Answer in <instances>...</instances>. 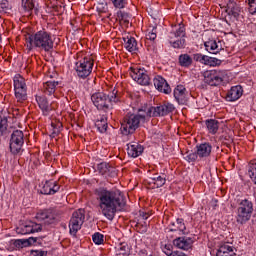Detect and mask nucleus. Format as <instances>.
Instances as JSON below:
<instances>
[{
    "label": "nucleus",
    "instance_id": "nucleus-1",
    "mask_svg": "<svg viewBox=\"0 0 256 256\" xmlns=\"http://www.w3.org/2000/svg\"><path fill=\"white\" fill-rule=\"evenodd\" d=\"M175 111V106L171 103H164L157 107L145 105L138 110L137 114L126 116L121 126L123 135H131L139 128L141 121H147L150 117H165Z\"/></svg>",
    "mask_w": 256,
    "mask_h": 256
},
{
    "label": "nucleus",
    "instance_id": "nucleus-2",
    "mask_svg": "<svg viewBox=\"0 0 256 256\" xmlns=\"http://www.w3.org/2000/svg\"><path fill=\"white\" fill-rule=\"evenodd\" d=\"M96 193L99 199L100 212L106 219L113 221L117 211H121L125 207V197L119 191H108L105 188H99Z\"/></svg>",
    "mask_w": 256,
    "mask_h": 256
},
{
    "label": "nucleus",
    "instance_id": "nucleus-3",
    "mask_svg": "<svg viewBox=\"0 0 256 256\" xmlns=\"http://www.w3.org/2000/svg\"><path fill=\"white\" fill-rule=\"evenodd\" d=\"M37 221L39 224L35 222H28L25 224H21L16 228V233L18 235H29V233H39L45 227V225H53L55 223V216L51 214V212H38L36 215Z\"/></svg>",
    "mask_w": 256,
    "mask_h": 256
},
{
    "label": "nucleus",
    "instance_id": "nucleus-4",
    "mask_svg": "<svg viewBox=\"0 0 256 256\" xmlns=\"http://www.w3.org/2000/svg\"><path fill=\"white\" fill-rule=\"evenodd\" d=\"M26 47L28 51H32L33 47L42 49V51H51L53 49V39L49 32L40 30L34 35H28L26 37Z\"/></svg>",
    "mask_w": 256,
    "mask_h": 256
},
{
    "label": "nucleus",
    "instance_id": "nucleus-5",
    "mask_svg": "<svg viewBox=\"0 0 256 256\" xmlns=\"http://www.w3.org/2000/svg\"><path fill=\"white\" fill-rule=\"evenodd\" d=\"M91 100L95 107L99 110L109 109L111 103H117V91L113 90L111 96H107L105 93H95L91 96Z\"/></svg>",
    "mask_w": 256,
    "mask_h": 256
},
{
    "label": "nucleus",
    "instance_id": "nucleus-6",
    "mask_svg": "<svg viewBox=\"0 0 256 256\" xmlns=\"http://www.w3.org/2000/svg\"><path fill=\"white\" fill-rule=\"evenodd\" d=\"M251 215H253V202L249 199H243L239 203V207L237 209V223H240L241 225L245 224L249 219H251Z\"/></svg>",
    "mask_w": 256,
    "mask_h": 256
},
{
    "label": "nucleus",
    "instance_id": "nucleus-7",
    "mask_svg": "<svg viewBox=\"0 0 256 256\" xmlns=\"http://www.w3.org/2000/svg\"><path fill=\"white\" fill-rule=\"evenodd\" d=\"M93 71V58L85 56L80 61L76 62V73L80 79H87Z\"/></svg>",
    "mask_w": 256,
    "mask_h": 256
},
{
    "label": "nucleus",
    "instance_id": "nucleus-8",
    "mask_svg": "<svg viewBox=\"0 0 256 256\" xmlns=\"http://www.w3.org/2000/svg\"><path fill=\"white\" fill-rule=\"evenodd\" d=\"M14 91L18 103L27 101V84H25V78L23 76L17 75L14 77Z\"/></svg>",
    "mask_w": 256,
    "mask_h": 256
},
{
    "label": "nucleus",
    "instance_id": "nucleus-9",
    "mask_svg": "<svg viewBox=\"0 0 256 256\" xmlns=\"http://www.w3.org/2000/svg\"><path fill=\"white\" fill-rule=\"evenodd\" d=\"M83 223H85V210L78 209L72 214V218L69 222L70 234L77 235V231L81 229Z\"/></svg>",
    "mask_w": 256,
    "mask_h": 256
},
{
    "label": "nucleus",
    "instance_id": "nucleus-10",
    "mask_svg": "<svg viewBox=\"0 0 256 256\" xmlns=\"http://www.w3.org/2000/svg\"><path fill=\"white\" fill-rule=\"evenodd\" d=\"M24 141V135L23 131L16 130L12 133L11 139H10V151L13 153V155H17L21 152V148L23 147Z\"/></svg>",
    "mask_w": 256,
    "mask_h": 256
},
{
    "label": "nucleus",
    "instance_id": "nucleus-11",
    "mask_svg": "<svg viewBox=\"0 0 256 256\" xmlns=\"http://www.w3.org/2000/svg\"><path fill=\"white\" fill-rule=\"evenodd\" d=\"M185 28L179 25V29H177L175 32H171L169 35L170 43H172V47L174 49H182V47H185Z\"/></svg>",
    "mask_w": 256,
    "mask_h": 256
},
{
    "label": "nucleus",
    "instance_id": "nucleus-12",
    "mask_svg": "<svg viewBox=\"0 0 256 256\" xmlns=\"http://www.w3.org/2000/svg\"><path fill=\"white\" fill-rule=\"evenodd\" d=\"M130 77L139 85H149L151 78L147 73V70L142 68H130Z\"/></svg>",
    "mask_w": 256,
    "mask_h": 256
},
{
    "label": "nucleus",
    "instance_id": "nucleus-13",
    "mask_svg": "<svg viewBox=\"0 0 256 256\" xmlns=\"http://www.w3.org/2000/svg\"><path fill=\"white\" fill-rule=\"evenodd\" d=\"M223 77H225V71L210 72L204 76V82L211 85V87H217V85L223 83Z\"/></svg>",
    "mask_w": 256,
    "mask_h": 256
},
{
    "label": "nucleus",
    "instance_id": "nucleus-14",
    "mask_svg": "<svg viewBox=\"0 0 256 256\" xmlns=\"http://www.w3.org/2000/svg\"><path fill=\"white\" fill-rule=\"evenodd\" d=\"M154 87L161 91V93H165L166 95H169L171 93V87L167 83V80H165L161 76H157L153 79Z\"/></svg>",
    "mask_w": 256,
    "mask_h": 256
},
{
    "label": "nucleus",
    "instance_id": "nucleus-15",
    "mask_svg": "<svg viewBox=\"0 0 256 256\" xmlns=\"http://www.w3.org/2000/svg\"><path fill=\"white\" fill-rule=\"evenodd\" d=\"M97 170L100 175H103L104 177H115V175H117L115 167L111 166L107 162H102L98 164Z\"/></svg>",
    "mask_w": 256,
    "mask_h": 256
},
{
    "label": "nucleus",
    "instance_id": "nucleus-16",
    "mask_svg": "<svg viewBox=\"0 0 256 256\" xmlns=\"http://www.w3.org/2000/svg\"><path fill=\"white\" fill-rule=\"evenodd\" d=\"M173 244L175 247H178V249H182L183 251H189V249H192L193 247V239L179 237L173 241Z\"/></svg>",
    "mask_w": 256,
    "mask_h": 256
},
{
    "label": "nucleus",
    "instance_id": "nucleus-17",
    "mask_svg": "<svg viewBox=\"0 0 256 256\" xmlns=\"http://www.w3.org/2000/svg\"><path fill=\"white\" fill-rule=\"evenodd\" d=\"M36 101L43 115L47 116L49 115V113H51V111H53V107L51 106V104H49V101H47V97L36 96Z\"/></svg>",
    "mask_w": 256,
    "mask_h": 256
},
{
    "label": "nucleus",
    "instance_id": "nucleus-18",
    "mask_svg": "<svg viewBox=\"0 0 256 256\" xmlns=\"http://www.w3.org/2000/svg\"><path fill=\"white\" fill-rule=\"evenodd\" d=\"M57 85H59V81L50 80L43 84L44 93L46 95H53L54 99H57Z\"/></svg>",
    "mask_w": 256,
    "mask_h": 256
},
{
    "label": "nucleus",
    "instance_id": "nucleus-19",
    "mask_svg": "<svg viewBox=\"0 0 256 256\" xmlns=\"http://www.w3.org/2000/svg\"><path fill=\"white\" fill-rule=\"evenodd\" d=\"M197 155L200 159H205L211 155L213 147L209 143H202L196 147Z\"/></svg>",
    "mask_w": 256,
    "mask_h": 256
},
{
    "label": "nucleus",
    "instance_id": "nucleus-20",
    "mask_svg": "<svg viewBox=\"0 0 256 256\" xmlns=\"http://www.w3.org/2000/svg\"><path fill=\"white\" fill-rule=\"evenodd\" d=\"M127 153L130 157H139L143 153V146L141 144L134 142L133 144L127 145Z\"/></svg>",
    "mask_w": 256,
    "mask_h": 256
},
{
    "label": "nucleus",
    "instance_id": "nucleus-21",
    "mask_svg": "<svg viewBox=\"0 0 256 256\" xmlns=\"http://www.w3.org/2000/svg\"><path fill=\"white\" fill-rule=\"evenodd\" d=\"M186 93H187V90L183 86H177L174 89V97L180 105H184L185 101H187Z\"/></svg>",
    "mask_w": 256,
    "mask_h": 256
},
{
    "label": "nucleus",
    "instance_id": "nucleus-22",
    "mask_svg": "<svg viewBox=\"0 0 256 256\" xmlns=\"http://www.w3.org/2000/svg\"><path fill=\"white\" fill-rule=\"evenodd\" d=\"M226 13L234 17V19H237L239 17V13H241V8L234 1H229L226 5Z\"/></svg>",
    "mask_w": 256,
    "mask_h": 256
},
{
    "label": "nucleus",
    "instance_id": "nucleus-23",
    "mask_svg": "<svg viewBox=\"0 0 256 256\" xmlns=\"http://www.w3.org/2000/svg\"><path fill=\"white\" fill-rule=\"evenodd\" d=\"M22 7L26 13L30 15H39V8L35 7L33 0H22Z\"/></svg>",
    "mask_w": 256,
    "mask_h": 256
},
{
    "label": "nucleus",
    "instance_id": "nucleus-24",
    "mask_svg": "<svg viewBox=\"0 0 256 256\" xmlns=\"http://www.w3.org/2000/svg\"><path fill=\"white\" fill-rule=\"evenodd\" d=\"M243 95V88L241 86H233L227 94L230 101H237Z\"/></svg>",
    "mask_w": 256,
    "mask_h": 256
},
{
    "label": "nucleus",
    "instance_id": "nucleus-25",
    "mask_svg": "<svg viewBox=\"0 0 256 256\" xmlns=\"http://www.w3.org/2000/svg\"><path fill=\"white\" fill-rule=\"evenodd\" d=\"M216 256H235V251L233 250V247H231L229 244H224L220 246L216 253Z\"/></svg>",
    "mask_w": 256,
    "mask_h": 256
},
{
    "label": "nucleus",
    "instance_id": "nucleus-26",
    "mask_svg": "<svg viewBox=\"0 0 256 256\" xmlns=\"http://www.w3.org/2000/svg\"><path fill=\"white\" fill-rule=\"evenodd\" d=\"M124 42V47L125 49H127V51H129L130 53H135V51H137V40H135V38H124Z\"/></svg>",
    "mask_w": 256,
    "mask_h": 256
},
{
    "label": "nucleus",
    "instance_id": "nucleus-27",
    "mask_svg": "<svg viewBox=\"0 0 256 256\" xmlns=\"http://www.w3.org/2000/svg\"><path fill=\"white\" fill-rule=\"evenodd\" d=\"M206 51L212 53V55H217L219 51H221V48L217 45V41L210 40L204 43Z\"/></svg>",
    "mask_w": 256,
    "mask_h": 256
},
{
    "label": "nucleus",
    "instance_id": "nucleus-28",
    "mask_svg": "<svg viewBox=\"0 0 256 256\" xmlns=\"http://www.w3.org/2000/svg\"><path fill=\"white\" fill-rule=\"evenodd\" d=\"M206 126L209 133H211L212 135H215V133L219 131V121L215 119L206 120Z\"/></svg>",
    "mask_w": 256,
    "mask_h": 256
},
{
    "label": "nucleus",
    "instance_id": "nucleus-29",
    "mask_svg": "<svg viewBox=\"0 0 256 256\" xmlns=\"http://www.w3.org/2000/svg\"><path fill=\"white\" fill-rule=\"evenodd\" d=\"M37 242V238L30 237L27 240H15V247H27V245H33V243Z\"/></svg>",
    "mask_w": 256,
    "mask_h": 256
},
{
    "label": "nucleus",
    "instance_id": "nucleus-30",
    "mask_svg": "<svg viewBox=\"0 0 256 256\" xmlns=\"http://www.w3.org/2000/svg\"><path fill=\"white\" fill-rule=\"evenodd\" d=\"M117 19L120 21L121 25H129V14L124 11L117 12Z\"/></svg>",
    "mask_w": 256,
    "mask_h": 256
},
{
    "label": "nucleus",
    "instance_id": "nucleus-31",
    "mask_svg": "<svg viewBox=\"0 0 256 256\" xmlns=\"http://www.w3.org/2000/svg\"><path fill=\"white\" fill-rule=\"evenodd\" d=\"M95 127L100 133H105V131H107V119L102 118L101 120H97Z\"/></svg>",
    "mask_w": 256,
    "mask_h": 256
},
{
    "label": "nucleus",
    "instance_id": "nucleus-32",
    "mask_svg": "<svg viewBox=\"0 0 256 256\" xmlns=\"http://www.w3.org/2000/svg\"><path fill=\"white\" fill-rule=\"evenodd\" d=\"M167 181V178L165 177V174L162 176H154L152 178V183L157 187H163L165 185V182Z\"/></svg>",
    "mask_w": 256,
    "mask_h": 256
},
{
    "label": "nucleus",
    "instance_id": "nucleus-33",
    "mask_svg": "<svg viewBox=\"0 0 256 256\" xmlns=\"http://www.w3.org/2000/svg\"><path fill=\"white\" fill-rule=\"evenodd\" d=\"M179 63L182 67H189V65L193 63V59H191L188 54H182L179 57Z\"/></svg>",
    "mask_w": 256,
    "mask_h": 256
},
{
    "label": "nucleus",
    "instance_id": "nucleus-34",
    "mask_svg": "<svg viewBox=\"0 0 256 256\" xmlns=\"http://www.w3.org/2000/svg\"><path fill=\"white\" fill-rule=\"evenodd\" d=\"M52 185H55V182L53 180L46 181L40 190L42 195H51V186Z\"/></svg>",
    "mask_w": 256,
    "mask_h": 256
},
{
    "label": "nucleus",
    "instance_id": "nucleus-35",
    "mask_svg": "<svg viewBox=\"0 0 256 256\" xmlns=\"http://www.w3.org/2000/svg\"><path fill=\"white\" fill-rule=\"evenodd\" d=\"M204 65H209L210 67H217V65H221V60L215 57L206 56Z\"/></svg>",
    "mask_w": 256,
    "mask_h": 256
},
{
    "label": "nucleus",
    "instance_id": "nucleus-36",
    "mask_svg": "<svg viewBox=\"0 0 256 256\" xmlns=\"http://www.w3.org/2000/svg\"><path fill=\"white\" fill-rule=\"evenodd\" d=\"M11 11V5L7 0H0V13H9Z\"/></svg>",
    "mask_w": 256,
    "mask_h": 256
},
{
    "label": "nucleus",
    "instance_id": "nucleus-37",
    "mask_svg": "<svg viewBox=\"0 0 256 256\" xmlns=\"http://www.w3.org/2000/svg\"><path fill=\"white\" fill-rule=\"evenodd\" d=\"M248 175L256 185V162L249 165Z\"/></svg>",
    "mask_w": 256,
    "mask_h": 256
},
{
    "label": "nucleus",
    "instance_id": "nucleus-38",
    "mask_svg": "<svg viewBox=\"0 0 256 256\" xmlns=\"http://www.w3.org/2000/svg\"><path fill=\"white\" fill-rule=\"evenodd\" d=\"M92 241L95 243V245H102L104 241V236L103 234L96 232L92 235Z\"/></svg>",
    "mask_w": 256,
    "mask_h": 256
},
{
    "label": "nucleus",
    "instance_id": "nucleus-39",
    "mask_svg": "<svg viewBox=\"0 0 256 256\" xmlns=\"http://www.w3.org/2000/svg\"><path fill=\"white\" fill-rule=\"evenodd\" d=\"M7 131V117L0 116V137Z\"/></svg>",
    "mask_w": 256,
    "mask_h": 256
},
{
    "label": "nucleus",
    "instance_id": "nucleus-40",
    "mask_svg": "<svg viewBox=\"0 0 256 256\" xmlns=\"http://www.w3.org/2000/svg\"><path fill=\"white\" fill-rule=\"evenodd\" d=\"M127 251H129V246L125 243H121L118 247H116V253L127 255Z\"/></svg>",
    "mask_w": 256,
    "mask_h": 256
},
{
    "label": "nucleus",
    "instance_id": "nucleus-41",
    "mask_svg": "<svg viewBox=\"0 0 256 256\" xmlns=\"http://www.w3.org/2000/svg\"><path fill=\"white\" fill-rule=\"evenodd\" d=\"M114 7L117 9H124L125 5H127V0H111Z\"/></svg>",
    "mask_w": 256,
    "mask_h": 256
},
{
    "label": "nucleus",
    "instance_id": "nucleus-42",
    "mask_svg": "<svg viewBox=\"0 0 256 256\" xmlns=\"http://www.w3.org/2000/svg\"><path fill=\"white\" fill-rule=\"evenodd\" d=\"M248 11L251 15H255L256 13V0H248Z\"/></svg>",
    "mask_w": 256,
    "mask_h": 256
},
{
    "label": "nucleus",
    "instance_id": "nucleus-43",
    "mask_svg": "<svg viewBox=\"0 0 256 256\" xmlns=\"http://www.w3.org/2000/svg\"><path fill=\"white\" fill-rule=\"evenodd\" d=\"M146 39L149 41H155L157 39V28H153L151 32L146 34Z\"/></svg>",
    "mask_w": 256,
    "mask_h": 256
},
{
    "label": "nucleus",
    "instance_id": "nucleus-44",
    "mask_svg": "<svg viewBox=\"0 0 256 256\" xmlns=\"http://www.w3.org/2000/svg\"><path fill=\"white\" fill-rule=\"evenodd\" d=\"M199 157V155H197V151L196 152H192L190 154H188L185 159L186 161H188V163H193L195 161H197V158Z\"/></svg>",
    "mask_w": 256,
    "mask_h": 256
},
{
    "label": "nucleus",
    "instance_id": "nucleus-45",
    "mask_svg": "<svg viewBox=\"0 0 256 256\" xmlns=\"http://www.w3.org/2000/svg\"><path fill=\"white\" fill-rule=\"evenodd\" d=\"M193 59L194 61H198L199 63L205 65V59H207V56L202 54H194Z\"/></svg>",
    "mask_w": 256,
    "mask_h": 256
},
{
    "label": "nucleus",
    "instance_id": "nucleus-46",
    "mask_svg": "<svg viewBox=\"0 0 256 256\" xmlns=\"http://www.w3.org/2000/svg\"><path fill=\"white\" fill-rule=\"evenodd\" d=\"M30 256H47V252L43 250H32Z\"/></svg>",
    "mask_w": 256,
    "mask_h": 256
},
{
    "label": "nucleus",
    "instance_id": "nucleus-47",
    "mask_svg": "<svg viewBox=\"0 0 256 256\" xmlns=\"http://www.w3.org/2000/svg\"><path fill=\"white\" fill-rule=\"evenodd\" d=\"M176 226H177L178 230H180L182 232L185 231V224L183 223V219H177Z\"/></svg>",
    "mask_w": 256,
    "mask_h": 256
},
{
    "label": "nucleus",
    "instance_id": "nucleus-48",
    "mask_svg": "<svg viewBox=\"0 0 256 256\" xmlns=\"http://www.w3.org/2000/svg\"><path fill=\"white\" fill-rule=\"evenodd\" d=\"M54 184L51 185V195H55L57 191H59V185H57V182L53 181Z\"/></svg>",
    "mask_w": 256,
    "mask_h": 256
},
{
    "label": "nucleus",
    "instance_id": "nucleus-49",
    "mask_svg": "<svg viewBox=\"0 0 256 256\" xmlns=\"http://www.w3.org/2000/svg\"><path fill=\"white\" fill-rule=\"evenodd\" d=\"M164 253H165V255H167V256H173V251H171V246H165L164 247Z\"/></svg>",
    "mask_w": 256,
    "mask_h": 256
},
{
    "label": "nucleus",
    "instance_id": "nucleus-50",
    "mask_svg": "<svg viewBox=\"0 0 256 256\" xmlns=\"http://www.w3.org/2000/svg\"><path fill=\"white\" fill-rule=\"evenodd\" d=\"M172 256H187V254H185L181 251H174Z\"/></svg>",
    "mask_w": 256,
    "mask_h": 256
},
{
    "label": "nucleus",
    "instance_id": "nucleus-51",
    "mask_svg": "<svg viewBox=\"0 0 256 256\" xmlns=\"http://www.w3.org/2000/svg\"><path fill=\"white\" fill-rule=\"evenodd\" d=\"M172 227L170 228V231H179V228H177V223H172Z\"/></svg>",
    "mask_w": 256,
    "mask_h": 256
},
{
    "label": "nucleus",
    "instance_id": "nucleus-52",
    "mask_svg": "<svg viewBox=\"0 0 256 256\" xmlns=\"http://www.w3.org/2000/svg\"><path fill=\"white\" fill-rule=\"evenodd\" d=\"M56 135H59V130L54 129L50 137H55Z\"/></svg>",
    "mask_w": 256,
    "mask_h": 256
},
{
    "label": "nucleus",
    "instance_id": "nucleus-53",
    "mask_svg": "<svg viewBox=\"0 0 256 256\" xmlns=\"http://www.w3.org/2000/svg\"><path fill=\"white\" fill-rule=\"evenodd\" d=\"M141 232L142 233H147V224L142 225Z\"/></svg>",
    "mask_w": 256,
    "mask_h": 256
},
{
    "label": "nucleus",
    "instance_id": "nucleus-54",
    "mask_svg": "<svg viewBox=\"0 0 256 256\" xmlns=\"http://www.w3.org/2000/svg\"><path fill=\"white\" fill-rule=\"evenodd\" d=\"M140 215H141L142 219H144V221H147V219L149 218L147 216V214H145V213H141Z\"/></svg>",
    "mask_w": 256,
    "mask_h": 256
},
{
    "label": "nucleus",
    "instance_id": "nucleus-55",
    "mask_svg": "<svg viewBox=\"0 0 256 256\" xmlns=\"http://www.w3.org/2000/svg\"><path fill=\"white\" fill-rule=\"evenodd\" d=\"M116 256H127V254H121L119 252H116Z\"/></svg>",
    "mask_w": 256,
    "mask_h": 256
},
{
    "label": "nucleus",
    "instance_id": "nucleus-56",
    "mask_svg": "<svg viewBox=\"0 0 256 256\" xmlns=\"http://www.w3.org/2000/svg\"><path fill=\"white\" fill-rule=\"evenodd\" d=\"M137 227H141V224H137Z\"/></svg>",
    "mask_w": 256,
    "mask_h": 256
},
{
    "label": "nucleus",
    "instance_id": "nucleus-57",
    "mask_svg": "<svg viewBox=\"0 0 256 256\" xmlns=\"http://www.w3.org/2000/svg\"><path fill=\"white\" fill-rule=\"evenodd\" d=\"M52 103H55V99L52 100Z\"/></svg>",
    "mask_w": 256,
    "mask_h": 256
}]
</instances>
